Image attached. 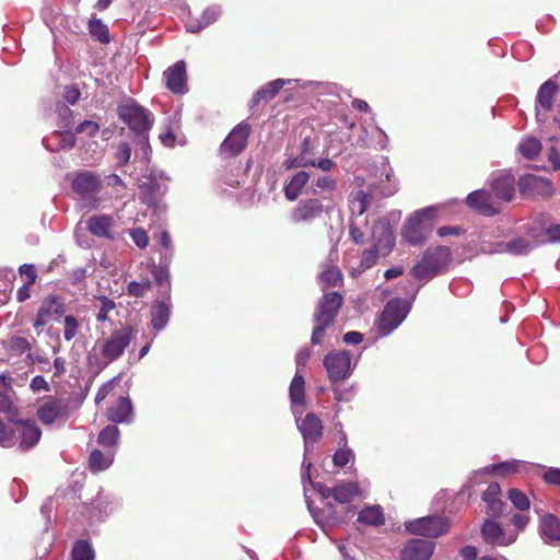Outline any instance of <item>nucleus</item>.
Returning a JSON list of instances; mask_svg holds the SVG:
<instances>
[{"instance_id":"f257e3e1","label":"nucleus","mask_w":560,"mask_h":560,"mask_svg":"<svg viewBox=\"0 0 560 560\" xmlns=\"http://www.w3.org/2000/svg\"><path fill=\"white\" fill-rule=\"evenodd\" d=\"M335 207L330 196H313L300 199L290 210V221L294 225H312L329 217Z\"/></svg>"},{"instance_id":"f03ea898","label":"nucleus","mask_w":560,"mask_h":560,"mask_svg":"<svg viewBox=\"0 0 560 560\" xmlns=\"http://www.w3.org/2000/svg\"><path fill=\"white\" fill-rule=\"evenodd\" d=\"M435 221V207L420 209L406 221L402 236L411 245H421L431 235Z\"/></svg>"},{"instance_id":"7ed1b4c3","label":"nucleus","mask_w":560,"mask_h":560,"mask_svg":"<svg viewBox=\"0 0 560 560\" xmlns=\"http://www.w3.org/2000/svg\"><path fill=\"white\" fill-rule=\"evenodd\" d=\"M451 261V250L447 246L429 247L422 259L412 267L411 275L416 279H430L445 270Z\"/></svg>"},{"instance_id":"20e7f679","label":"nucleus","mask_w":560,"mask_h":560,"mask_svg":"<svg viewBox=\"0 0 560 560\" xmlns=\"http://www.w3.org/2000/svg\"><path fill=\"white\" fill-rule=\"evenodd\" d=\"M118 117L136 133H149L153 117L149 109L131 101L117 108Z\"/></svg>"},{"instance_id":"39448f33","label":"nucleus","mask_w":560,"mask_h":560,"mask_svg":"<svg viewBox=\"0 0 560 560\" xmlns=\"http://www.w3.org/2000/svg\"><path fill=\"white\" fill-rule=\"evenodd\" d=\"M252 131V126L248 122L241 121L237 124L220 144V158L222 160H230L242 154L247 148Z\"/></svg>"},{"instance_id":"423d86ee","label":"nucleus","mask_w":560,"mask_h":560,"mask_svg":"<svg viewBox=\"0 0 560 560\" xmlns=\"http://www.w3.org/2000/svg\"><path fill=\"white\" fill-rule=\"evenodd\" d=\"M450 527V520L440 515H430L405 522V528L408 533L429 538H436L446 534Z\"/></svg>"},{"instance_id":"0eeeda50","label":"nucleus","mask_w":560,"mask_h":560,"mask_svg":"<svg viewBox=\"0 0 560 560\" xmlns=\"http://www.w3.org/2000/svg\"><path fill=\"white\" fill-rule=\"evenodd\" d=\"M133 338V329L130 326H122L115 329L102 345V354L112 362L122 355L125 349Z\"/></svg>"},{"instance_id":"6e6552de","label":"nucleus","mask_w":560,"mask_h":560,"mask_svg":"<svg viewBox=\"0 0 560 560\" xmlns=\"http://www.w3.org/2000/svg\"><path fill=\"white\" fill-rule=\"evenodd\" d=\"M65 313L66 303L63 299L56 294H49L43 300L33 322V326L38 330L49 322L59 319Z\"/></svg>"},{"instance_id":"1a4fd4ad","label":"nucleus","mask_w":560,"mask_h":560,"mask_svg":"<svg viewBox=\"0 0 560 560\" xmlns=\"http://www.w3.org/2000/svg\"><path fill=\"white\" fill-rule=\"evenodd\" d=\"M408 310L400 300H392L385 305L377 323V328L382 335H388L397 328L406 318Z\"/></svg>"},{"instance_id":"9d476101","label":"nucleus","mask_w":560,"mask_h":560,"mask_svg":"<svg viewBox=\"0 0 560 560\" xmlns=\"http://www.w3.org/2000/svg\"><path fill=\"white\" fill-rule=\"evenodd\" d=\"M343 303V296L338 292H327L318 301L314 322L332 325Z\"/></svg>"},{"instance_id":"9b49d317","label":"nucleus","mask_w":560,"mask_h":560,"mask_svg":"<svg viewBox=\"0 0 560 560\" xmlns=\"http://www.w3.org/2000/svg\"><path fill=\"white\" fill-rule=\"evenodd\" d=\"M517 185L521 195L525 198L537 196L549 198L555 194L550 179L533 174L522 176Z\"/></svg>"},{"instance_id":"f8f14e48","label":"nucleus","mask_w":560,"mask_h":560,"mask_svg":"<svg viewBox=\"0 0 560 560\" xmlns=\"http://www.w3.org/2000/svg\"><path fill=\"white\" fill-rule=\"evenodd\" d=\"M330 381L338 382L350 375L351 355L347 351L330 352L324 359Z\"/></svg>"},{"instance_id":"ddd939ff","label":"nucleus","mask_w":560,"mask_h":560,"mask_svg":"<svg viewBox=\"0 0 560 560\" xmlns=\"http://www.w3.org/2000/svg\"><path fill=\"white\" fill-rule=\"evenodd\" d=\"M71 187L74 192L83 198H90L97 194L102 188V178L98 174L91 171H81L75 173Z\"/></svg>"},{"instance_id":"4468645a","label":"nucleus","mask_w":560,"mask_h":560,"mask_svg":"<svg viewBox=\"0 0 560 560\" xmlns=\"http://www.w3.org/2000/svg\"><path fill=\"white\" fill-rule=\"evenodd\" d=\"M481 536L487 544L505 547L516 540L517 533H506L499 523L486 520L481 526Z\"/></svg>"},{"instance_id":"2eb2a0df","label":"nucleus","mask_w":560,"mask_h":560,"mask_svg":"<svg viewBox=\"0 0 560 560\" xmlns=\"http://www.w3.org/2000/svg\"><path fill=\"white\" fill-rule=\"evenodd\" d=\"M166 88L175 94H184L187 89L186 63L183 60L168 67L163 73Z\"/></svg>"},{"instance_id":"dca6fc26","label":"nucleus","mask_w":560,"mask_h":560,"mask_svg":"<svg viewBox=\"0 0 560 560\" xmlns=\"http://www.w3.org/2000/svg\"><path fill=\"white\" fill-rule=\"evenodd\" d=\"M314 148L315 144L311 137H305L300 145L299 154L295 156L290 155L284 160V168L292 170L315 166Z\"/></svg>"},{"instance_id":"f3484780","label":"nucleus","mask_w":560,"mask_h":560,"mask_svg":"<svg viewBox=\"0 0 560 560\" xmlns=\"http://www.w3.org/2000/svg\"><path fill=\"white\" fill-rule=\"evenodd\" d=\"M435 544L425 539H411L401 550V560H430Z\"/></svg>"},{"instance_id":"a211bd4d","label":"nucleus","mask_w":560,"mask_h":560,"mask_svg":"<svg viewBox=\"0 0 560 560\" xmlns=\"http://www.w3.org/2000/svg\"><path fill=\"white\" fill-rule=\"evenodd\" d=\"M107 419L113 423H129L133 418V407L128 396L117 397L106 411Z\"/></svg>"},{"instance_id":"6ab92c4d","label":"nucleus","mask_w":560,"mask_h":560,"mask_svg":"<svg viewBox=\"0 0 560 560\" xmlns=\"http://www.w3.org/2000/svg\"><path fill=\"white\" fill-rule=\"evenodd\" d=\"M298 428L303 435L305 444L318 443L323 436V422L314 412H308L305 418L298 423Z\"/></svg>"},{"instance_id":"aec40b11","label":"nucleus","mask_w":560,"mask_h":560,"mask_svg":"<svg viewBox=\"0 0 560 560\" xmlns=\"http://www.w3.org/2000/svg\"><path fill=\"white\" fill-rule=\"evenodd\" d=\"M467 205L477 210L479 213L491 217L498 213V209L493 205V199L490 192L480 189L470 192L466 199Z\"/></svg>"},{"instance_id":"412c9836","label":"nucleus","mask_w":560,"mask_h":560,"mask_svg":"<svg viewBox=\"0 0 560 560\" xmlns=\"http://www.w3.org/2000/svg\"><path fill=\"white\" fill-rule=\"evenodd\" d=\"M67 415V405L56 398H49L37 409V417L44 424H51Z\"/></svg>"},{"instance_id":"4be33fe9","label":"nucleus","mask_w":560,"mask_h":560,"mask_svg":"<svg viewBox=\"0 0 560 560\" xmlns=\"http://www.w3.org/2000/svg\"><path fill=\"white\" fill-rule=\"evenodd\" d=\"M491 190L498 199L509 202L515 194V177L512 174H501L491 183Z\"/></svg>"},{"instance_id":"5701e85b","label":"nucleus","mask_w":560,"mask_h":560,"mask_svg":"<svg viewBox=\"0 0 560 560\" xmlns=\"http://www.w3.org/2000/svg\"><path fill=\"white\" fill-rule=\"evenodd\" d=\"M557 92L558 84L551 79L540 85L536 97L537 116L539 115V109H542L545 113H549L553 108V100Z\"/></svg>"},{"instance_id":"b1692460","label":"nucleus","mask_w":560,"mask_h":560,"mask_svg":"<svg viewBox=\"0 0 560 560\" xmlns=\"http://www.w3.org/2000/svg\"><path fill=\"white\" fill-rule=\"evenodd\" d=\"M18 423L21 425V442L19 448L25 452L38 443L42 436V430L33 420L21 421L19 419Z\"/></svg>"},{"instance_id":"393cba45","label":"nucleus","mask_w":560,"mask_h":560,"mask_svg":"<svg viewBox=\"0 0 560 560\" xmlns=\"http://www.w3.org/2000/svg\"><path fill=\"white\" fill-rule=\"evenodd\" d=\"M288 81L283 79H276L262 85L256 91L250 101V107H257L261 101L269 102L273 100L278 93L283 89Z\"/></svg>"},{"instance_id":"a878e982","label":"nucleus","mask_w":560,"mask_h":560,"mask_svg":"<svg viewBox=\"0 0 560 560\" xmlns=\"http://www.w3.org/2000/svg\"><path fill=\"white\" fill-rule=\"evenodd\" d=\"M140 199L149 207H156L161 197L164 195L161 184L155 178H149L140 186Z\"/></svg>"},{"instance_id":"bb28decb","label":"nucleus","mask_w":560,"mask_h":560,"mask_svg":"<svg viewBox=\"0 0 560 560\" xmlns=\"http://www.w3.org/2000/svg\"><path fill=\"white\" fill-rule=\"evenodd\" d=\"M171 300L156 301L151 311V325L154 330H162L168 323L171 316Z\"/></svg>"},{"instance_id":"cd10ccee","label":"nucleus","mask_w":560,"mask_h":560,"mask_svg":"<svg viewBox=\"0 0 560 560\" xmlns=\"http://www.w3.org/2000/svg\"><path fill=\"white\" fill-rule=\"evenodd\" d=\"M310 180V174L305 171L296 172L291 179L284 185V197L289 201H295L301 195L303 188Z\"/></svg>"},{"instance_id":"c85d7f7f","label":"nucleus","mask_w":560,"mask_h":560,"mask_svg":"<svg viewBox=\"0 0 560 560\" xmlns=\"http://www.w3.org/2000/svg\"><path fill=\"white\" fill-rule=\"evenodd\" d=\"M15 399L13 387H4L0 392V412L5 413L11 422H19V409Z\"/></svg>"},{"instance_id":"c756f323","label":"nucleus","mask_w":560,"mask_h":560,"mask_svg":"<svg viewBox=\"0 0 560 560\" xmlns=\"http://www.w3.org/2000/svg\"><path fill=\"white\" fill-rule=\"evenodd\" d=\"M360 493V488L355 482H342L332 487V498L340 504H348Z\"/></svg>"},{"instance_id":"7c9ffc66","label":"nucleus","mask_w":560,"mask_h":560,"mask_svg":"<svg viewBox=\"0 0 560 560\" xmlns=\"http://www.w3.org/2000/svg\"><path fill=\"white\" fill-rule=\"evenodd\" d=\"M532 249L530 242L525 237H516L509 242H500L497 244L494 252L509 253L512 255H525Z\"/></svg>"},{"instance_id":"2f4dec72","label":"nucleus","mask_w":560,"mask_h":560,"mask_svg":"<svg viewBox=\"0 0 560 560\" xmlns=\"http://www.w3.org/2000/svg\"><path fill=\"white\" fill-rule=\"evenodd\" d=\"M113 219L109 215H93L88 220V230L95 236L109 237Z\"/></svg>"},{"instance_id":"473e14b6","label":"nucleus","mask_w":560,"mask_h":560,"mask_svg":"<svg viewBox=\"0 0 560 560\" xmlns=\"http://www.w3.org/2000/svg\"><path fill=\"white\" fill-rule=\"evenodd\" d=\"M151 272L155 283L161 290V293L164 295V298H166V300H171V281L168 268L163 265H153Z\"/></svg>"},{"instance_id":"72a5a7b5","label":"nucleus","mask_w":560,"mask_h":560,"mask_svg":"<svg viewBox=\"0 0 560 560\" xmlns=\"http://www.w3.org/2000/svg\"><path fill=\"white\" fill-rule=\"evenodd\" d=\"M358 522L369 526H381L385 523L384 514L378 505L366 506L360 511Z\"/></svg>"},{"instance_id":"f704fd0d","label":"nucleus","mask_w":560,"mask_h":560,"mask_svg":"<svg viewBox=\"0 0 560 560\" xmlns=\"http://www.w3.org/2000/svg\"><path fill=\"white\" fill-rule=\"evenodd\" d=\"M319 281L323 285V289H327L330 287L341 285L343 277L338 267L327 265L319 275Z\"/></svg>"},{"instance_id":"c9c22d12","label":"nucleus","mask_w":560,"mask_h":560,"mask_svg":"<svg viewBox=\"0 0 560 560\" xmlns=\"http://www.w3.org/2000/svg\"><path fill=\"white\" fill-rule=\"evenodd\" d=\"M541 532L552 540H560V520L552 514L544 516L541 520Z\"/></svg>"},{"instance_id":"e433bc0d","label":"nucleus","mask_w":560,"mask_h":560,"mask_svg":"<svg viewBox=\"0 0 560 560\" xmlns=\"http://www.w3.org/2000/svg\"><path fill=\"white\" fill-rule=\"evenodd\" d=\"M371 197L363 190H358L351 195L350 210L353 214L362 215L370 206Z\"/></svg>"},{"instance_id":"4c0bfd02","label":"nucleus","mask_w":560,"mask_h":560,"mask_svg":"<svg viewBox=\"0 0 560 560\" xmlns=\"http://www.w3.org/2000/svg\"><path fill=\"white\" fill-rule=\"evenodd\" d=\"M518 150L527 160L535 159L541 151V142L535 137H527L521 141Z\"/></svg>"},{"instance_id":"58836bf2","label":"nucleus","mask_w":560,"mask_h":560,"mask_svg":"<svg viewBox=\"0 0 560 560\" xmlns=\"http://www.w3.org/2000/svg\"><path fill=\"white\" fill-rule=\"evenodd\" d=\"M89 32L92 37L102 44L110 42L108 27L100 19H91L89 21Z\"/></svg>"},{"instance_id":"ea45409f","label":"nucleus","mask_w":560,"mask_h":560,"mask_svg":"<svg viewBox=\"0 0 560 560\" xmlns=\"http://www.w3.org/2000/svg\"><path fill=\"white\" fill-rule=\"evenodd\" d=\"M94 550L86 540H78L74 542L71 551V560H94Z\"/></svg>"},{"instance_id":"a19ab883","label":"nucleus","mask_w":560,"mask_h":560,"mask_svg":"<svg viewBox=\"0 0 560 560\" xmlns=\"http://www.w3.org/2000/svg\"><path fill=\"white\" fill-rule=\"evenodd\" d=\"M119 429L114 424L106 425L98 434L97 442L103 446H114L119 439Z\"/></svg>"},{"instance_id":"79ce46f5","label":"nucleus","mask_w":560,"mask_h":560,"mask_svg":"<svg viewBox=\"0 0 560 560\" xmlns=\"http://www.w3.org/2000/svg\"><path fill=\"white\" fill-rule=\"evenodd\" d=\"M520 463L517 460L502 462L491 465L487 470L497 476H509L518 472Z\"/></svg>"},{"instance_id":"37998d69","label":"nucleus","mask_w":560,"mask_h":560,"mask_svg":"<svg viewBox=\"0 0 560 560\" xmlns=\"http://www.w3.org/2000/svg\"><path fill=\"white\" fill-rule=\"evenodd\" d=\"M80 329V324L73 315H67L63 318V338L66 341L73 340Z\"/></svg>"},{"instance_id":"c03bdc74","label":"nucleus","mask_w":560,"mask_h":560,"mask_svg":"<svg viewBox=\"0 0 560 560\" xmlns=\"http://www.w3.org/2000/svg\"><path fill=\"white\" fill-rule=\"evenodd\" d=\"M54 138L58 141L57 150H70L77 142L75 136L71 131H55L52 135V139Z\"/></svg>"},{"instance_id":"a18cd8bd","label":"nucleus","mask_w":560,"mask_h":560,"mask_svg":"<svg viewBox=\"0 0 560 560\" xmlns=\"http://www.w3.org/2000/svg\"><path fill=\"white\" fill-rule=\"evenodd\" d=\"M9 349L14 354H23L31 351L32 343L28 339L21 336H12L9 339Z\"/></svg>"},{"instance_id":"49530a36","label":"nucleus","mask_w":560,"mask_h":560,"mask_svg":"<svg viewBox=\"0 0 560 560\" xmlns=\"http://www.w3.org/2000/svg\"><path fill=\"white\" fill-rule=\"evenodd\" d=\"M90 468L93 471H101L106 469L110 460L100 450H94L89 458Z\"/></svg>"},{"instance_id":"de8ad7c7","label":"nucleus","mask_w":560,"mask_h":560,"mask_svg":"<svg viewBox=\"0 0 560 560\" xmlns=\"http://www.w3.org/2000/svg\"><path fill=\"white\" fill-rule=\"evenodd\" d=\"M293 412L301 413L305 406V387H290Z\"/></svg>"},{"instance_id":"09e8293b","label":"nucleus","mask_w":560,"mask_h":560,"mask_svg":"<svg viewBox=\"0 0 560 560\" xmlns=\"http://www.w3.org/2000/svg\"><path fill=\"white\" fill-rule=\"evenodd\" d=\"M509 499L512 504L520 511H526L529 509V500L524 492L518 489H511L509 491Z\"/></svg>"},{"instance_id":"8fccbe9b","label":"nucleus","mask_w":560,"mask_h":560,"mask_svg":"<svg viewBox=\"0 0 560 560\" xmlns=\"http://www.w3.org/2000/svg\"><path fill=\"white\" fill-rule=\"evenodd\" d=\"M152 284L150 280H143L141 282L131 281L128 284V294L135 298H143L145 293L151 289Z\"/></svg>"},{"instance_id":"3c124183","label":"nucleus","mask_w":560,"mask_h":560,"mask_svg":"<svg viewBox=\"0 0 560 560\" xmlns=\"http://www.w3.org/2000/svg\"><path fill=\"white\" fill-rule=\"evenodd\" d=\"M338 186L337 179L330 175L319 176L315 180V187L324 192L331 194L336 191Z\"/></svg>"},{"instance_id":"603ef678","label":"nucleus","mask_w":560,"mask_h":560,"mask_svg":"<svg viewBox=\"0 0 560 560\" xmlns=\"http://www.w3.org/2000/svg\"><path fill=\"white\" fill-rule=\"evenodd\" d=\"M131 158V147L128 142H120L115 153L118 166L127 165Z\"/></svg>"},{"instance_id":"864d4df0","label":"nucleus","mask_w":560,"mask_h":560,"mask_svg":"<svg viewBox=\"0 0 560 560\" xmlns=\"http://www.w3.org/2000/svg\"><path fill=\"white\" fill-rule=\"evenodd\" d=\"M98 300L101 305L96 319L98 322H105L108 318V313L115 308V302L107 296H101Z\"/></svg>"},{"instance_id":"5fc2aeb1","label":"nucleus","mask_w":560,"mask_h":560,"mask_svg":"<svg viewBox=\"0 0 560 560\" xmlns=\"http://www.w3.org/2000/svg\"><path fill=\"white\" fill-rule=\"evenodd\" d=\"M487 503V514L491 517L501 516L505 509L508 508L506 503L501 499L490 500Z\"/></svg>"},{"instance_id":"6e6d98bb","label":"nucleus","mask_w":560,"mask_h":560,"mask_svg":"<svg viewBox=\"0 0 560 560\" xmlns=\"http://www.w3.org/2000/svg\"><path fill=\"white\" fill-rule=\"evenodd\" d=\"M14 436H15L14 430L12 428H10L9 425H7L0 419V445L10 446Z\"/></svg>"},{"instance_id":"4d7b16f0","label":"nucleus","mask_w":560,"mask_h":560,"mask_svg":"<svg viewBox=\"0 0 560 560\" xmlns=\"http://www.w3.org/2000/svg\"><path fill=\"white\" fill-rule=\"evenodd\" d=\"M100 130V125L93 120H84L79 124L75 128L77 133L86 132L90 137H94L97 135Z\"/></svg>"},{"instance_id":"13d9d810","label":"nucleus","mask_w":560,"mask_h":560,"mask_svg":"<svg viewBox=\"0 0 560 560\" xmlns=\"http://www.w3.org/2000/svg\"><path fill=\"white\" fill-rule=\"evenodd\" d=\"M353 454L350 450H338L332 457L334 464L338 467H345L352 459Z\"/></svg>"},{"instance_id":"bf43d9fd","label":"nucleus","mask_w":560,"mask_h":560,"mask_svg":"<svg viewBox=\"0 0 560 560\" xmlns=\"http://www.w3.org/2000/svg\"><path fill=\"white\" fill-rule=\"evenodd\" d=\"M329 324H324L322 322H315V327L312 332L311 341L313 345H320L325 337L326 329L329 327Z\"/></svg>"},{"instance_id":"052dcab7","label":"nucleus","mask_w":560,"mask_h":560,"mask_svg":"<svg viewBox=\"0 0 560 560\" xmlns=\"http://www.w3.org/2000/svg\"><path fill=\"white\" fill-rule=\"evenodd\" d=\"M501 495V487L498 482H491L487 487V489L482 492V500L488 502L490 500L500 499Z\"/></svg>"},{"instance_id":"680f3d73","label":"nucleus","mask_w":560,"mask_h":560,"mask_svg":"<svg viewBox=\"0 0 560 560\" xmlns=\"http://www.w3.org/2000/svg\"><path fill=\"white\" fill-rule=\"evenodd\" d=\"M132 241L139 248H145L149 243L148 234L142 229H135L130 233Z\"/></svg>"},{"instance_id":"e2e57ef3","label":"nucleus","mask_w":560,"mask_h":560,"mask_svg":"<svg viewBox=\"0 0 560 560\" xmlns=\"http://www.w3.org/2000/svg\"><path fill=\"white\" fill-rule=\"evenodd\" d=\"M81 96L80 90L74 85H67L63 91V97L65 100L71 104L74 105Z\"/></svg>"},{"instance_id":"0e129e2a","label":"nucleus","mask_w":560,"mask_h":560,"mask_svg":"<svg viewBox=\"0 0 560 560\" xmlns=\"http://www.w3.org/2000/svg\"><path fill=\"white\" fill-rule=\"evenodd\" d=\"M20 275L27 278L28 284H34L37 278L36 269L33 265L24 264L19 268Z\"/></svg>"},{"instance_id":"69168bd1","label":"nucleus","mask_w":560,"mask_h":560,"mask_svg":"<svg viewBox=\"0 0 560 560\" xmlns=\"http://www.w3.org/2000/svg\"><path fill=\"white\" fill-rule=\"evenodd\" d=\"M542 479L545 482L549 485H555L560 487V468H549L545 474Z\"/></svg>"},{"instance_id":"338daca9","label":"nucleus","mask_w":560,"mask_h":560,"mask_svg":"<svg viewBox=\"0 0 560 560\" xmlns=\"http://www.w3.org/2000/svg\"><path fill=\"white\" fill-rule=\"evenodd\" d=\"M547 155H548V161L552 165V168L555 171H559L560 170V153L557 150V148H555V147L549 148Z\"/></svg>"},{"instance_id":"774afa93","label":"nucleus","mask_w":560,"mask_h":560,"mask_svg":"<svg viewBox=\"0 0 560 560\" xmlns=\"http://www.w3.org/2000/svg\"><path fill=\"white\" fill-rule=\"evenodd\" d=\"M547 241L549 243L560 242V224H552L546 230Z\"/></svg>"}]
</instances>
